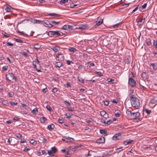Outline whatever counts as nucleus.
<instances>
[{
	"mask_svg": "<svg viewBox=\"0 0 157 157\" xmlns=\"http://www.w3.org/2000/svg\"><path fill=\"white\" fill-rule=\"evenodd\" d=\"M130 99L132 106L136 109H138L140 106L139 99L136 97H134L133 95H132L130 96Z\"/></svg>",
	"mask_w": 157,
	"mask_h": 157,
	"instance_id": "f257e3e1",
	"label": "nucleus"
},
{
	"mask_svg": "<svg viewBox=\"0 0 157 157\" xmlns=\"http://www.w3.org/2000/svg\"><path fill=\"white\" fill-rule=\"evenodd\" d=\"M140 113L139 112H133L131 118H133L134 121H140L141 119V118L140 117Z\"/></svg>",
	"mask_w": 157,
	"mask_h": 157,
	"instance_id": "f03ea898",
	"label": "nucleus"
},
{
	"mask_svg": "<svg viewBox=\"0 0 157 157\" xmlns=\"http://www.w3.org/2000/svg\"><path fill=\"white\" fill-rule=\"evenodd\" d=\"M6 79L10 81H16L17 79L14 75L11 73H9L6 75Z\"/></svg>",
	"mask_w": 157,
	"mask_h": 157,
	"instance_id": "7ed1b4c3",
	"label": "nucleus"
},
{
	"mask_svg": "<svg viewBox=\"0 0 157 157\" xmlns=\"http://www.w3.org/2000/svg\"><path fill=\"white\" fill-rule=\"evenodd\" d=\"M89 28L88 25L87 24L83 25L81 24L78 25L77 27L75 28V29H79L81 30L87 29Z\"/></svg>",
	"mask_w": 157,
	"mask_h": 157,
	"instance_id": "20e7f679",
	"label": "nucleus"
},
{
	"mask_svg": "<svg viewBox=\"0 0 157 157\" xmlns=\"http://www.w3.org/2000/svg\"><path fill=\"white\" fill-rule=\"evenodd\" d=\"M57 151V149L55 147H53L51 148V150L48 151V153L49 155L51 156H53V154H55Z\"/></svg>",
	"mask_w": 157,
	"mask_h": 157,
	"instance_id": "39448f33",
	"label": "nucleus"
},
{
	"mask_svg": "<svg viewBox=\"0 0 157 157\" xmlns=\"http://www.w3.org/2000/svg\"><path fill=\"white\" fill-rule=\"evenodd\" d=\"M128 83L132 87H135L136 86V82L132 78H129Z\"/></svg>",
	"mask_w": 157,
	"mask_h": 157,
	"instance_id": "423d86ee",
	"label": "nucleus"
},
{
	"mask_svg": "<svg viewBox=\"0 0 157 157\" xmlns=\"http://www.w3.org/2000/svg\"><path fill=\"white\" fill-rule=\"evenodd\" d=\"M103 22V19L102 18L100 19L99 18H98L97 21L94 23V25L95 27H97L102 24Z\"/></svg>",
	"mask_w": 157,
	"mask_h": 157,
	"instance_id": "0eeeda50",
	"label": "nucleus"
},
{
	"mask_svg": "<svg viewBox=\"0 0 157 157\" xmlns=\"http://www.w3.org/2000/svg\"><path fill=\"white\" fill-rule=\"evenodd\" d=\"M62 140L63 141H65L67 143H69L70 142H72L74 140V139L73 138H72L71 137H63L62 139Z\"/></svg>",
	"mask_w": 157,
	"mask_h": 157,
	"instance_id": "6e6552de",
	"label": "nucleus"
},
{
	"mask_svg": "<svg viewBox=\"0 0 157 157\" xmlns=\"http://www.w3.org/2000/svg\"><path fill=\"white\" fill-rule=\"evenodd\" d=\"M16 141V139L15 138H12V137H10L8 139V142L9 143V144H10L11 145H15V144H14L13 143V141Z\"/></svg>",
	"mask_w": 157,
	"mask_h": 157,
	"instance_id": "1a4fd4ad",
	"label": "nucleus"
},
{
	"mask_svg": "<svg viewBox=\"0 0 157 157\" xmlns=\"http://www.w3.org/2000/svg\"><path fill=\"white\" fill-rule=\"evenodd\" d=\"M64 30H72L73 29V27L70 25H65L63 27V28Z\"/></svg>",
	"mask_w": 157,
	"mask_h": 157,
	"instance_id": "9d476101",
	"label": "nucleus"
},
{
	"mask_svg": "<svg viewBox=\"0 0 157 157\" xmlns=\"http://www.w3.org/2000/svg\"><path fill=\"white\" fill-rule=\"evenodd\" d=\"M121 135V133H118L115 134L112 138V139L113 140H119V136H120Z\"/></svg>",
	"mask_w": 157,
	"mask_h": 157,
	"instance_id": "9b49d317",
	"label": "nucleus"
},
{
	"mask_svg": "<svg viewBox=\"0 0 157 157\" xmlns=\"http://www.w3.org/2000/svg\"><path fill=\"white\" fill-rule=\"evenodd\" d=\"M105 142V138L104 137H102L99 138L98 139L96 142L98 143L99 144H101L104 143Z\"/></svg>",
	"mask_w": 157,
	"mask_h": 157,
	"instance_id": "f8f14e48",
	"label": "nucleus"
},
{
	"mask_svg": "<svg viewBox=\"0 0 157 157\" xmlns=\"http://www.w3.org/2000/svg\"><path fill=\"white\" fill-rule=\"evenodd\" d=\"M157 102V96L153 97L150 101V103L152 104H154Z\"/></svg>",
	"mask_w": 157,
	"mask_h": 157,
	"instance_id": "ddd939ff",
	"label": "nucleus"
},
{
	"mask_svg": "<svg viewBox=\"0 0 157 157\" xmlns=\"http://www.w3.org/2000/svg\"><path fill=\"white\" fill-rule=\"evenodd\" d=\"M141 77L144 79H147L148 78V75L145 72H143L142 74Z\"/></svg>",
	"mask_w": 157,
	"mask_h": 157,
	"instance_id": "4468645a",
	"label": "nucleus"
},
{
	"mask_svg": "<svg viewBox=\"0 0 157 157\" xmlns=\"http://www.w3.org/2000/svg\"><path fill=\"white\" fill-rule=\"evenodd\" d=\"M60 48L58 46L53 47L51 48V49H52L55 52H57L59 51L60 50Z\"/></svg>",
	"mask_w": 157,
	"mask_h": 157,
	"instance_id": "2eb2a0df",
	"label": "nucleus"
},
{
	"mask_svg": "<svg viewBox=\"0 0 157 157\" xmlns=\"http://www.w3.org/2000/svg\"><path fill=\"white\" fill-rule=\"evenodd\" d=\"M49 23V22L47 20H45L44 21H41L40 23L43 24L45 26L47 27L48 23Z\"/></svg>",
	"mask_w": 157,
	"mask_h": 157,
	"instance_id": "dca6fc26",
	"label": "nucleus"
},
{
	"mask_svg": "<svg viewBox=\"0 0 157 157\" xmlns=\"http://www.w3.org/2000/svg\"><path fill=\"white\" fill-rule=\"evenodd\" d=\"M37 63L36 61H33V68H34L36 69V70L38 72H41V70L40 69H37L36 68V64Z\"/></svg>",
	"mask_w": 157,
	"mask_h": 157,
	"instance_id": "f3484780",
	"label": "nucleus"
},
{
	"mask_svg": "<svg viewBox=\"0 0 157 157\" xmlns=\"http://www.w3.org/2000/svg\"><path fill=\"white\" fill-rule=\"evenodd\" d=\"M125 62L126 63L129 64L131 61L130 58L129 56L126 57L125 59Z\"/></svg>",
	"mask_w": 157,
	"mask_h": 157,
	"instance_id": "a211bd4d",
	"label": "nucleus"
},
{
	"mask_svg": "<svg viewBox=\"0 0 157 157\" xmlns=\"http://www.w3.org/2000/svg\"><path fill=\"white\" fill-rule=\"evenodd\" d=\"M145 18L141 19L138 23V25L139 26L142 25L145 21Z\"/></svg>",
	"mask_w": 157,
	"mask_h": 157,
	"instance_id": "6ab92c4d",
	"label": "nucleus"
},
{
	"mask_svg": "<svg viewBox=\"0 0 157 157\" xmlns=\"http://www.w3.org/2000/svg\"><path fill=\"white\" fill-rule=\"evenodd\" d=\"M62 63L60 62H56L55 64V66L57 67H60L62 66Z\"/></svg>",
	"mask_w": 157,
	"mask_h": 157,
	"instance_id": "aec40b11",
	"label": "nucleus"
},
{
	"mask_svg": "<svg viewBox=\"0 0 157 157\" xmlns=\"http://www.w3.org/2000/svg\"><path fill=\"white\" fill-rule=\"evenodd\" d=\"M126 113L128 115L131 116L133 113V112H132V111L129 109H127Z\"/></svg>",
	"mask_w": 157,
	"mask_h": 157,
	"instance_id": "412c9836",
	"label": "nucleus"
},
{
	"mask_svg": "<svg viewBox=\"0 0 157 157\" xmlns=\"http://www.w3.org/2000/svg\"><path fill=\"white\" fill-rule=\"evenodd\" d=\"M53 33L54 36H58L60 35V34L59 33V32L58 31H53Z\"/></svg>",
	"mask_w": 157,
	"mask_h": 157,
	"instance_id": "4be33fe9",
	"label": "nucleus"
},
{
	"mask_svg": "<svg viewBox=\"0 0 157 157\" xmlns=\"http://www.w3.org/2000/svg\"><path fill=\"white\" fill-rule=\"evenodd\" d=\"M40 47L41 46L38 43H36L34 45V48L36 50L40 49Z\"/></svg>",
	"mask_w": 157,
	"mask_h": 157,
	"instance_id": "5701e85b",
	"label": "nucleus"
},
{
	"mask_svg": "<svg viewBox=\"0 0 157 157\" xmlns=\"http://www.w3.org/2000/svg\"><path fill=\"white\" fill-rule=\"evenodd\" d=\"M31 21L33 23H40L41 21L33 19H32Z\"/></svg>",
	"mask_w": 157,
	"mask_h": 157,
	"instance_id": "b1692460",
	"label": "nucleus"
},
{
	"mask_svg": "<svg viewBox=\"0 0 157 157\" xmlns=\"http://www.w3.org/2000/svg\"><path fill=\"white\" fill-rule=\"evenodd\" d=\"M133 140H132L128 141H124V142L123 144H124L125 145H126L127 144H131L132 142H133Z\"/></svg>",
	"mask_w": 157,
	"mask_h": 157,
	"instance_id": "393cba45",
	"label": "nucleus"
},
{
	"mask_svg": "<svg viewBox=\"0 0 157 157\" xmlns=\"http://www.w3.org/2000/svg\"><path fill=\"white\" fill-rule=\"evenodd\" d=\"M150 66H152L154 70H155L157 69L156 64H155L154 63H152L150 64Z\"/></svg>",
	"mask_w": 157,
	"mask_h": 157,
	"instance_id": "a878e982",
	"label": "nucleus"
},
{
	"mask_svg": "<svg viewBox=\"0 0 157 157\" xmlns=\"http://www.w3.org/2000/svg\"><path fill=\"white\" fill-rule=\"evenodd\" d=\"M54 125L53 124H52L48 126V128L49 130L53 129L54 128Z\"/></svg>",
	"mask_w": 157,
	"mask_h": 157,
	"instance_id": "bb28decb",
	"label": "nucleus"
},
{
	"mask_svg": "<svg viewBox=\"0 0 157 157\" xmlns=\"http://www.w3.org/2000/svg\"><path fill=\"white\" fill-rule=\"evenodd\" d=\"M100 132L102 134H105L107 133V131L105 129H100Z\"/></svg>",
	"mask_w": 157,
	"mask_h": 157,
	"instance_id": "cd10ccee",
	"label": "nucleus"
},
{
	"mask_svg": "<svg viewBox=\"0 0 157 157\" xmlns=\"http://www.w3.org/2000/svg\"><path fill=\"white\" fill-rule=\"evenodd\" d=\"M46 120V118L44 117H42L40 118V121L42 123L44 122Z\"/></svg>",
	"mask_w": 157,
	"mask_h": 157,
	"instance_id": "c85d7f7f",
	"label": "nucleus"
},
{
	"mask_svg": "<svg viewBox=\"0 0 157 157\" xmlns=\"http://www.w3.org/2000/svg\"><path fill=\"white\" fill-rule=\"evenodd\" d=\"M30 144H31L33 145H36V141L33 139L31 140L30 141Z\"/></svg>",
	"mask_w": 157,
	"mask_h": 157,
	"instance_id": "c756f323",
	"label": "nucleus"
},
{
	"mask_svg": "<svg viewBox=\"0 0 157 157\" xmlns=\"http://www.w3.org/2000/svg\"><path fill=\"white\" fill-rule=\"evenodd\" d=\"M146 42L148 45H150L151 44V41L149 39H147L146 40Z\"/></svg>",
	"mask_w": 157,
	"mask_h": 157,
	"instance_id": "7c9ffc66",
	"label": "nucleus"
},
{
	"mask_svg": "<svg viewBox=\"0 0 157 157\" xmlns=\"http://www.w3.org/2000/svg\"><path fill=\"white\" fill-rule=\"evenodd\" d=\"M38 111L36 108H34L32 111V112L33 114H36L38 112Z\"/></svg>",
	"mask_w": 157,
	"mask_h": 157,
	"instance_id": "2f4dec72",
	"label": "nucleus"
},
{
	"mask_svg": "<svg viewBox=\"0 0 157 157\" xmlns=\"http://www.w3.org/2000/svg\"><path fill=\"white\" fill-rule=\"evenodd\" d=\"M53 31H49L48 33V35L50 36H54L53 34Z\"/></svg>",
	"mask_w": 157,
	"mask_h": 157,
	"instance_id": "473e14b6",
	"label": "nucleus"
},
{
	"mask_svg": "<svg viewBox=\"0 0 157 157\" xmlns=\"http://www.w3.org/2000/svg\"><path fill=\"white\" fill-rule=\"evenodd\" d=\"M51 23L53 24H59L60 23L59 21H51Z\"/></svg>",
	"mask_w": 157,
	"mask_h": 157,
	"instance_id": "72a5a7b5",
	"label": "nucleus"
},
{
	"mask_svg": "<svg viewBox=\"0 0 157 157\" xmlns=\"http://www.w3.org/2000/svg\"><path fill=\"white\" fill-rule=\"evenodd\" d=\"M41 138L42 139L41 141L42 143L44 144L46 142L47 140L46 139L42 137H41Z\"/></svg>",
	"mask_w": 157,
	"mask_h": 157,
	"instance_id": "f704fd0d",
	"label": "nucleus"
},
{
	"mask_svg": "<svg viewBox=\"0 0 157 157\" xmlns=\"http://www.w3.org/2000/svg\"><path fill=\"white\" fill-rule=\"evenodd\" d=\"M131 3H128V4H123L122 5V8H124L127 7Z\"/></svg>",
	"mask_w": 157,
	"mask_h": 157,
	"instance_id": "c9c22d12",
	"label": "nucleus"
},
{
	"mask_svg": "<svg viewBox=\"0 0 157 157\" xmlns=\"http://www.w3.org/2000/svg\"><path fill=\"white\" fill-rule=\"evenodd\" d=\"M2 34L4 36L6 37H10V36L8 35H7L6 33L5 32H3L2 33Z\"/></svg>",
	"mask_w": 157,
	"mask_h": 157,
	"instance_id": "e433bc0d",
	"label": "nucleus"
},
{
	"mask_svg": "<svg viewBox=\"0 0 157 157\" xmlns=\"http://www.w3.org/2000/svg\"><path fill=\"white\" fill-rule=\"evenodd\" d=\"M112 121L110 120H109V121H107L106 122V124L108 125L109 124H110L112 123Z\"/></svg>",
	"mask_w": 157,
	"mask_h": 157,
	"instance_id": "4c0bfd02",
	"label": "nucleus"
},
{
	"mask_svg": "<svg viewBox=\"0 0 157 157\" xmlns=\"http://www.w3.org/2000/svg\"><path fill=\"white\" fill-rule=\"evenodd\" d=\"M9 96L10 97H13L14 95V93L13 92H10L8 93Z\"/></svg>",
	"mask_w": 157,
	"mask_h": 157,
	"instance_id": "58836bf2",
	"label": "nucleus"
},
{
	"mask_svg": "<svg viewBox=\"0 0 157 157\" xmlns=\"http://www.w3.org/2000/svg\"><path fill=\"white\" fill-rule=\"evenodd\" d=\"M16 137L18 138H19L20 139H21L22 137V135L21 134L18 133L16 135Z\"/></svg>",
	"mask_w": 157,
	"mask_h": 157,
	"instance_id": "ea45409f",
	"label": "nucleus"
},
{
	"mask_svg": "<svg viewBox=\"0 0 157 157\" xmlns=\"http://www.w3.org/2000/svg\"><path fill=\"white\" fill-rule=\"evenodd\" d=\"M68 0H60L59 2L61 4L62 3H65L66 2H68Z\"/></svg>",
	"mask_w": 157,
	"mask_h": 157,
	"instance_id": "a19ab883",
	"label": "nucleus"
},
{
	"mask_svg": "<svg viewBox=\"0 0 157 157\" xmlns=\"http://www.w3.org/2000/svg\"><path fill=\"white\" fill-rule=\"evenodd\" d=\"M5 10L7 12H11V11L10 8L9 7H6L5 8Z\"/></svg>",
	"mask_w": 157,
	"mask_h": 157,
	"instance_id": "79ce46f5",
	"label": "nucleus"
},
{
	"mask_svg": "<svg viewBox=\"0 0 157 157\" xmlns=\"http://www.w3.org/2000/svg\"><path fill=\"white\" fill-rule=\"evenodd\" d=\"M69 50L70 52H74L76 51V49L74 48H71L69 49Z\"/></svg>",
	"mask_w": 157,
	"mask_h": 157,
	"instance_id": "37998d69",
	"label": "nucleus"
},
{
	"mask_svg": "<svg viewBox=\"0 0 157 157\" xmlns=\"http://www.w3.org/2000/svg\"><path fill=\"white\" fill-rule=\"evenodd\" d=\"M22 55L24 56L25 57H28V55L26 52H23L21 53Z\"/></svg>",
	"mask_w": 157,
	"mask_h": 157,
	"instance_id": "c03bdc74",
	"label": "nucleus"
},
{
	"mask_svg": "<svg viewBox=\"0 0 157 157\" xmlns=\"http://www.w3.org/2000/svg\"><path fill=\"white\" fill-rule=\"evenodd\" d=\"M121 22H120L118 23H117L115 25H114L113 26L114 28H116L117 27L120 25L121 24Z\"/></svg>",
	"mask_w": 157,
	"mask_h": 157,
	"instance_id": "a18cd8bd",
	"label": "nucleus"
},
{
	"mask_svg": "<svg viewBox=\"0 0 157 157\" xmlns=\"http://www.w3.org/2000/svg\"><path fill=\"white\" fill-rule=\"evenodd\" d=\"M15 40H16V41L17 42H19V43L22 42L23 43H26L25 42H24L22 41V40L20 39H15Z\"/></svg>",
	"mask_w": 157,
	"mask_h": 157,
	"instance_id": "49530a36",
	"label": "nucleus"
},
{
	"mask_svg": "<svg viewBox=\"0 0 157 157\" xmlns=\"http://www.w3.org/2000/svg\"><path fill=\"white\" fill-rule=\"evenodd\" d=\"M46 108L49 111H51L52 110L50 106L48 105H46Z\"/></svg>",
	"mask_w": 157,
	"mask_h": 157,
	"instance_id": "de8ad7c7",
	"label": "nucleus"
},
{
	"mask_svg": "<svg viewBox=\"0 0 157 157\" xmlns=\"http://www.w3.org/2000/svg\"><path fill=\"white\" fill-rule=\"evenodd\" d=\"M22 106L23 107H25V109H28L29 107L27 106L26 105L24 104H21Z\"/></svg>",
	"mask_w": 157,
	"mask_h": 157,
	"instance_id": "09e8293b",
	"label": "nucleus"
},
{
	"mask_svg": "<svg viewBox=\"0 0 157 157\" xmlns=\"http://www.w3.org/2000/svg\"><path fill=\"white\" fill-rule=\"evenodd\" d=\"M48 15L50 16H59V15L56 14L55 13H51L49 14Z\"/></svg>",
	"mask_w": 157,
	"mask_h": 157,
	"instance_id": "8fccbe9b",
	"label": "nucleus"
},
{
	"mask_svg": "<svg viewBox=\"0 0 157 157\" xmlns=\"http://www.w3.org/2000/svg\"><path fill=\"white\" fill-rule=\"evenodd\" d=\"M153 45L156 48H157V41L154 40Z\"/></svg>",
	"mask_w": 157,
	"mask_h": 157,
	"instance_id": "3c124183",
	"label": "nucleus"
},
{
	"mask_svg": "<svg viewBox=\"0 0 157 157\" xmlns=\"http://www.w3.org/2000/svg\"><path fill=\"white\" fill-rule=\"evenodd\" d=\"M88 64H90L89 67H93L95 65L94 63H91L90 62H89L88 63Z\"/></svg>",
	"mask_w": 157,
	"mask_h": 157,
	"instance_id": "603ef678",
	"label": "nucleus"
},
{
	"mask_svg": "<svg viewBox=\"0 0 157 157\" xmlns=\"http://www.w3.org/2000/svg\"><path fill=\"white\" fill-rule=\"evenodd\" d=\"M67 108L70 111H73L74 110V108H72L71 107H67Z\"/></svg>",
	"mask_w": 157,
	"mask_h": 157,
	"instance_id": "864d4df0",
	"label": "nucleus"
},
{
	"mask_svg": "<svg viewBox=\"0 0 157 157\" xmlns=\"http://www.w3.org/2000/svg\"><path fill=\"white\" fill-rule=\"evenodd\" d=\"M65 115L67 116V117L68 118H71V116L72 115H71L70 113H69L68 114L66 113Z\"/></svg>",
	"mask_w": 157,
	"mask_h": 157,
	"instance_id": "5fc2aeb1",
	"label": "nucleus"
},
{
	"mask_svg": "<svg viewBox=\"0 0 157 157\" xmlns=\"http://www.w3.org/2000/svg\"><path fill=\"white\" fill-rule=\"evenodd\" d=\"M95 73L96 74L98 75L99 76H102L103 75V74L101 72L96 71Z\"/></svg>",
	"mask_w": 157,
	"mask_h": 157,
	"instance_id": "6e6d98bb",
	"label": "nucleus"
},
{
	"mask_svg": "<svg viewBox=\"0 0 157 157\" xmlns=\"http://www.w3.org/2000/svg\"><path fill=\"white\" fill-rule=\"evenodd\" d=\"M66 62L67 63V64L68 65H70L71 63H74L72 62L71 61H70L69 60H67L66 61Z\"/></svg>",
	"mask_w": 157,
	"mask_h": 157,
	"instance_id": "4d7b16f0",
	"label": "nucleus"
},
{
	"mask_svg": "<svg viewBox=\"0 0 157 157\" xmlns=\"http://www.w3.org/2000/svg\"><path fill=\"white\" fill-rule=\"evenodd\" d=\"M147 6V3H146L144 4V5L142 6L141 7H140V8H142V9H145L146 8Z\"/></svg>",
	"mask_w": 157,
	"mask_h": 157,
	"instance_id": "13d9d810",
	"label": "nucleus"
},
{
	"mask_svg": "<svg viewBox=\"0 0 157 157\" xmlns=\"http://www.w3.org/2000/svg\"><path fill=\"white\" fill-rule=\"evenodd\" d=\"M81 147V146L80 145L79 146H74V151H75V150H77V149L80 148Z\"/></svg>",
	"mask_w": 157,
	"mask_h": 157,
	"instance_id": "bf43d9fd",
	"label": "nucleus"
},
{
	"mask_svg": "<svg viewBox=\"0 0 157 157\" xmlns=\"http://www.w3.org/2000/svg\"><path fill=\"white\" fill-rule=\"evenodd\" d=\"M78 80L80 82L81 81L82 82V83H84V79H83L82 78H79V77H78Z\"/></svg>",
	"mask_w": 157,
	"mask_h": 157,
	"instance_id": "052dcab7",
	"label": "nucleus"
},
{
	"mask_svg": "<svg viewBox=\"0 0 157 157\" xmlns=\"http://www.w3.org/2000/svg\"><path fill=\"white\" fill-rule=\"evenodd\" d=\"M106 113V112L105 111H102L100 113L101 114L102 116L104 115Z\"/></svg>",
	"mask_w": 157,
	"mask_h": 157,
	"instance_id": "680f3d73",
	"label": "nucleus"
},
{
	"mask_svg": "<svg viewBox=\"0 0 157 157\" xmlns=\"http://www.w3.org/2000/svg\"><path fill=\"white\" fill-rule=\"evenodd\" d=\"M10 104L12 106H13L14 105H16L17 104V102H14L12 101L10 102Z\"/></svg>",
	"mask_w": 157,
	"mask_h": 157,
	"instance_id": "e2e57ef3",
	"label": "nucleus"
},
{
	"mask_svg": "<svg viewBox=\"0 0 157 157\" xmlns=\"http://www.w3.org/2000/svg\"><path fill=\"white\" fill-rule=\"evenodd\" d=\"M10 63H12L14 61V59L12 57H10Z\"/></svg>",
	"mask_w": 157,
	"mask_h": 157,
	"instance_id": "0e129e2a",
	"label": "nucleus"
},
{
	"mask_svg": "<svg viewBox=\"0 0 157 157\" xmlns=\"http://www.w3.org/2000/svg\"><path fill=\"white\" fill-rule=\"evenodd\" d=\"M109 103V101H104V105H105L107 106L108 105Z\"/></svg>",
	"mask_w": 157,
	"mask_h": 157,
	"instance_id": "69168bd1",
	"label": "nucleus"
},
{
	"mask_svg": "<svg viewBox=\"0 0 157 157\" xmlns=\"http://www.w3.org/2000/svg\"><path fill=\"white\" fill-rule=\"evenodd\" d=\"M145 111L147 114H150L151 112V110H148L147 109H145Z\"/></svg>",
	"mask_w": 157,
	"mask_h": 157,
	"instance_id": "338daca9",
	"label": "nucleus"
},
{
	"mask_svg": "<svg viewBox=\"0 0 157 157\" xmlns=\"http://www.w3.org/2000/svg\"><path fill=\"white\" fill-rule=\"evenodd\" d=\"M8 67L7 66H5L2 67V69L4 71H6L7 70Z\"/></svg>",
	"mask_w": 157,
	"mask_h": 157,
	"instance_id": "774afa93",
	"label": "nucleus"
}]
</instances>
